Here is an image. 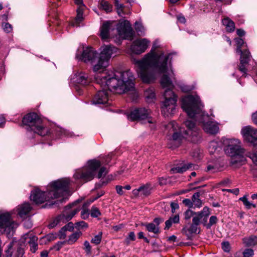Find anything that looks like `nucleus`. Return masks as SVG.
Returning a JSON list of instances; mask_svg holds the SVG:
<instances>
[{
	"label": "nucleus",
	"mask_w": 257,
	"mask_h": 257,
	"mask_svg": "<svg viewBox=\"0 0 257 257\" xmlns=\"http://www.w3.org/2000/svg\"><path fill=\"white\" fill-rule=\"evenodd\" d=\"M66 230L63 227L59 231L58 236L60 239H64L66 237Z\"/></svg>",
	"instance_id": "nucleus-51"
},
{
	"label": "nucleus",
	"mask_w": 257,
	"mask_h": 257,
	"mask_svg": "<svg viewBox=\"0 0 257 257\" xmlns=\"http://www.w3.org/2000/svg\"><path fill=\"white\" fill-rule=\"evenodd\" d=\"M159 184L161 186L167 184V179L164 177H160L158 179Z\"/></svg>",
	"instance_id": "nucleus-58"
},
{
	"label": "nucleus",
	"mask_w": 257,
	"mask_h": 257,
	"mask_svg": "<svg viewBox=\"0 0 257 257\" xmlns=\"http://www.w3.org/2000/svg\"><path fill=\"white\" fill-rule=\"evenodd\" d=\"M57 237V235L56 233H49L45 237V239L48 241H51L56 239Z\"/></svg>",
	"instance_id": "nucleus-47"
},
{
	"label": "nucleus",
	"mask_w": 257,
	"mask_h": 257,
	"mask_svg": "<svg viewBox=\"0 0 257 257\" xmlns=\"http://www.w3.org/2000/svg\"><path fill=\"white\" fill-rule=\"evenodd\" d=\"M70 181L69 178H62L49 184L46 191L35 188L31 191L30 199L36 204H40L51 199L64 197L68 194Z\"/></svg>",
	"instance_id": "nucleus-4"
},
{
	"label": "nucleus",
	"mask_w": 257,
	"mask_h": 257,
	"mask_svg": "<svg viewBox=\"0 0 257 257\" xmlns=\"http://www.w3.org/2000/svg\"><path fill=\"white\" fill-rule=\"evenodd\" d=\"M144 95L148 102L150 103L154 101L155 99V93L153 88H149L144 92Z\"/></svg>",
	"instance_id": "nucleus-25"
},
{
	"label": "nucleus",
	"mask_w": 257,
	"mask_h": 257,
	"mask_svg": "<svg viewBox=\"0 0 257 257\" xmlns=\"http://www.w3.org/2000/svg\"><path fill=\"white\" fill-rule=\"evenodd\" d=\"M241 134L244 139L253 146L257 145V130L250 126L244 127L241 130Z\"/></svg>",
	"instance_id": "nucleus-14"
},
{
	"label": "nucleus",
	"mask_w": 257,
	"mask_h": 257,
	"mask_svg": "<svg viewBox=\"0 0 257 257\" xmlns=\"http://www.w3.org/2000/svg\"><path fill=\"white\" fill-rule=\"evenodd\" d=\"M90 202H86L83 206V209L81 212V216L83 219H86L89 217L90 213L87 207L90 205Z\"/></svg>",
	"instance_id": "nucleus-35"
},
{
	"label": "nucleus",
	"mask_w": 257,
	"mask_h": 257,
	"mask_svg": "<svg viewBox=\"0 0 257 257\" xmlns=\"http://www.w3.org/2000/svg\"><path fill=\"white\" fill-rule=\"evenodd\" d=\"M236 33L237 35H238L240 37H241L244 35L245 32L244 30L242 29H237L236 31Z\"/></svg>",
	"instance_id": "nucleus-64"
},
{
	"label": "nucleus",
	"mask_w": 257,
	"mask_h": 257,
	"mask_svg": "<svg viewBox=\"0 0 257 257\" xmlns=\"http://www.w3.org/2000/svg\"><path fill=\"white\" fill-rule=\"evenodd\" d=\"M115 189L116 192L119 195H122L124 194V191L123 190V187L120 185H116L115 186Z\"/></svg>",
	"instance_id": "nucleus-57"
},
{
	"label": "nucleus",
	"mask_w": 257,
	"mask_h": 257,
	"mask_svg": "<svg viewBox=\"0 0 257 257\" xmlns=\"http://www.w3.org/2000/svg\"><path fill=\"white\" fill-rule=\"evenodd\" d=\"M180 218L179 214H176L171 216L165 222V229H168L172 226L173 223H178L179 222Z\"/></svg>",
	"instance_id": "nucleus-28"
},
{
	"label": "nucleus",
	"mask_w": 257,
	"mask_h": 257,
	"mask_svg": "<svg viewBox=\"0 0 257 257\" xmlns=\"http://www.w3.org/2000/svg\"><path fill=\"white\" fill-rule=\"evenodd\" d=\"M114 1H115V6L116 7V9H123V8H124L123 4L120 3L118 0H114Z\"/></svg>",
	"instance_id": "nucleus-60"
},
{
	"label": "nucleus",
	"mask_w": 257,
	"mask_h": 257,
	"mask_svg": "<svg viewBox=\"0 0 257 257\" xmlns=\"http://www.w3.org/2000/svg\"><path fill=\"white\" fill-rule=\"evenodd\" d=\"M200 196V194L199 192H196L192 196L193 206H194V208H199L202 205V201L199 198Z\"/></svg>",
	"instance_id": "nucleus-29"
},
{
	"label": "nucleus",
	"mask_w": 257,
	"mask_h": 257,
	"mask_svg": "<svg viewBox=\"0 0 257 257\" xmlns=\"http://www.w3.org/2000/svg\"><path fill=\"white\" fill-rule=\"evenodd\" d=\"M107 173V171L106 168L105 167H101L98 173L97 177L98 178H100L103 176H104Z\"/></svg>",
	"instance_id": "nucleus-50"
},
{
	"label": "nucleus",
	"mask_w": 257,
	"mask_h": 257,
	"mask_svg": "<svg viewBox=\"0 0 257 257\" xmlns=\"http://www.w3.org/2000/svg\"><path fill=\"white\" fill-rule=\"evenodd\" d=\"M135 27V30L137 32L138 35L144 36L145 35V29L141 24H140L138 22H136Z\"/></svg>",
	"instance_id": "nucleus-37"
},
{
	"label": "nucleus",
	"mask_w": 257,
	"mask_h": 257,
	"mask_svg": "<svg viewBox=\"0 0 257 257\" xmlns=\"http://www.w3.org/2000/svg\"><path fill=\"white\" fill-rule=\"evenodd\" d=\"M209 214H210V211H209V209L208 208V213L207 214V215L205 214V213H203V215H202V218L201 219H202V223L204 225L206 226V224H207L206 223L207 221V217L209 215Z\"/></svg>",
	"instance_id": "nucleus-55"
},
{
	"label": "nucleus",
	"mask_w": 257,
	"mask_h": 257,
	"mask_svg": "<svg viewBox=\"0 0 257 257\" xmlns=\"http://www.w3.org/2000/svg\"><path fill=\"white\" fill-rule=\"evenodd\" d=\"M98 54L92 48H88L84 50L81 56V59L85 63L90 62L92 64Z\"/></svg>",
	"instance_id": "nucleus-16"
},
{
	"label": "nucleus",
	"mask_w": 257,
	"mask_h": 257,
	"mask_svg": "<svg viewBox=\"0 0 257 257\" xmlns=\"http://www.w3.org/2000/svg\"><path fill=\"white\" fill-rule=\"evenodd\" d=\"M63 227L66 231H72L74 229V224L72 222H70L66 224Z\"/></svg>",
	"instance_id": "nucleus-52"
},
{
	"label": "nucleus",
	"mask_w": 257,
	"mask_h": 257,
	"mask_svg": "<svg viewBox=\"0 0 257 257\" xmlns=\"http://www.w3.org/2000/svg\"><path fill=\"white\" fill-rule=\"evenodd\" d=\"M2 27L4 31L6 33H10L13 30L12 25L8 23H3L2 24Z\"/></svg>",
	"instance_id": "nucleus-43"
},
{
	"label": "nucleus",
	"mask_w": 257,
	"mask_h": 257,
	"mask_svg": "<svg viewBox=\"0 0 257 257\" xmlns=\"http://www.w3.org/2000/svg\"><path fill=\"white\" fill-rule=\"evenodd\" d=\"M248 157L252 160L253 162L257 165V151L253 153L250 154Z\"/></svg>",
	"instance_id": "nucleus-54"
},
{
	"label": "nucleus",
	"mask_w": 257,
	"mask_h": 257,
	"mask_svg": "<svg viewBox=\"0 0 257 257\" xmlns=\"http://www.w3.org/2000/svg\"><path fill=\"white\" fill-rule=\"evenodd\" d=\"M12 245L11 243L8 245V249L6 251V257H23L24 251L22 248H18L15 252H12Z\"/></svg>",
	"instance_id": "nucleus-21"
},
{
	"label": "nucleus",
	"mask_w": 257,
	"mask_h": 257,
	"mask_svg": "<svg viewBox=\"0 0 257 257\" xmlns=\"http://www.w3.org/2000/svg\"><path fill=\"white\" fill-rule=\"evenodd\" d=\"M182 202L186 206L190 208L193 207L192 199H185L183 200Z\"/></svg>",
	"instance_id": "nucleus-49"
},
{
	"label": "nucleus",
	"mask_w": 257,
	"mask_h": 257,
	"mask_svg": "<svg viewBox=\"0 0 257 257\" xmlns=\"http://www.w3.org/2000/svg\"><path fill=\"white\" fill-rule=\"evenodd\" d=\"M227 191L229 192H231L235 195H237L239 193V189L238 188H236L234 189H227L226 190Z\"/></svg>",
	"instance_id": "nucleus-62"
},
{
	"label": "nucleus",
	"mask_w": 257,
	"mask_h": 257,
	"mask_svg": "<svg viewBox=\"0 0 257 257\" xmlns=\"http://www.w3.org/2000/svg\"><path fill=\"white\" fill-rule=\"evenodd\" d=\"M243 243L246 246H252L257 244V236L251 235L242 239Z\"/></svg>",
	"instance_id": "nucleus-26"
},
{
	"label": "nucleus",
	"mask_w": 257,
	"mask_h": 257,
	"mask_svg": "<svg viewBox=\"0 0 257 257\" xmlns=\"http://www.w3.org/2000/svg\"><path fill=\"white\" fill-rule=\"evenodd\" d=\"M32 208V207L30 203H24L18 206V214L21 217L25 218L28 215Z\"/></svg>",
	"instance_id": "nucleus-20"
},
{
	"label": "nucleus",
	"mask_w": 257,
	"mask_h": 257,
	"mask_svg": "<svg viewBox=\"0 0 257 257\" xmlns=\"http://www.w3.org/2000/svg\"><path fill=\"white\" fill-rule=\"evenodd\" d=\"M150 110L145 108L135 109L127 115V118L132 121L147 119L148 122L153 123L154 120L149 117Z\"/></svg>",
	"instance_id": "nucleus-13"
},
{
	"label": "nucleus",
	"mask_w": 257,
	"mask_h": 257,
	"mask_svg": "<svg viewBox=\"0 0 257 257\" xmlns=\"http://www.w3.org/2000/svg\"><path fill=\"white\" fill-rule=\"evenodd\" d=\"M90 215L92 217H97L101 215V212L98 208L93 206L90 211Z\"/></svg>",
	"instance_id": "nucleus-40"
},
{
	"label": "nucleus",
	"mask_w": 257,
	"mask_h": 257,
	"mask_svg": "<svg viewBox=\"0 0 257 257\" xmlns=\"http://www.w3.org/2000/svg\"><path fill=\"white\" fill-rule=\"evenodd\" d=\"M252 120L253 122L257 125V111L252 115Z\"/></svg>",
	"instance_id": "nucleus-63"
},
{
	"label": "nucleus",
	"mask_w": 257,
	"mask_h": 257,
	"mask_svg": "<svg viewBox=\"0 0 257 257\" xmlns=\"http://www.w3.org/2000/svg\"><path fill=\"white\" fill-rule=\"evenodd\" d=\"M185 125L187 127V130H184L179 127L176 121H173L169 122L166 125V128L169 130L171 136H169L168 146L170 148L178 147L181 144L183 138H186L188 135L193 137H197L198 133V128L195 123L191 120H187L185 122Z\"/></svg>",
	"instance_id": "nucleus-5"
},
{
	"label": "nucleus",
	"mask_w": 257,
	"mask_h": 257,
	"mask_svg": "<svg viewBox=\"0 0 257 257\" xmlns=\"http://www.w3.org/2000/svg\"><path fill=\"white\" fill-rule=\"evenodd\" d=\"M222 248L225 252H229L230 250V244L228 241L223 242L221 243Z\"/></svg>",
	"instance_id": "nucleus-48"
},
{
	"label": "nucleus",
	"mask_w": 257,
	"mask_h": 257,
	"mask_svg": "<svg viewBox=\"0 0 257 257\" xmlns=\"http://www.w3.org/2000/svg\"><path fill=\"white\" fill-rule=\"evenodd\" d=\"M253 250L250 248H246L243 252L238 251L235 254V257H252Z\"/></svg>",
	"instance_id": "nucleus-31"
},
{
	"label": "nucleus",
	"mask_w": 257,
	"mask_h": 257,
	"mask_svg": "<svg viewBox=\"0 0 257 257\" xmlns=\"http://www.w3.org/2000/svg\"><path fill=\"white\" fill-rule=\"evenodd\" d=\"M102 239V232H99L92 238L91 242L95 244H98L100 243Z\"/></svg>",
	"instance_id": "nucleus-41"
},
{
	"label": "nucleus",
	"mask_w": 257,
	"mask_h": 257,
	"mask_svg": "<svg viewBox=\"0 0 257 257\" xmlns=\"http://www.w3.org/2000/svg\"><path fill=\"white\" fill-rule=\"evenodd\" d=\"M75 204L76 203H74L67 206L65 207L66 210L65 212L63 214L58 216L49 225V228H54L61 222L64 223L71 220L73 216L79 211L80 210L78 208H74L70 212H67V210L72 208V206Z\"/></svg>",
	"instance_id": "nucleus-12"
},
{
	"label": "nucleus",
	"mask_w": 257,
	"mask_h": 257,
	"mask_svg": "<svg viewBox=\"0 0 257 257\" xmlns=\"http://www.w3.org/2000/svg\"><path fill=\"white\" fill-rule=\"evenodd\" d=\"M201 102L198 96L187 95L181 100V107L190 118L201 124L203 130L207 134L214 135L219 131L218 124L210 120L209 115L201 109Z\"/></svg>",
	"instance_id": "nucleus-3"
},
{
	"label": "nucleus",
	"mask_w": 257,
	"mask_h": 257,
	"mask_svg": "<svg viewBox=\"0 0 257 257\" xmlns=\"http://www.w3.org/2000/svg\"><path fill=\"white\" fill-rule=\"evenodd\" d=\"M108 101V94L105 90L98 91L93 98L94 104H105Z\"/></svg>",
	"instance_id": "nucleus-17"
},
{
	"label": "nucleus",
	"mask_w": 257,
	"mask_h": 257,
	"mask_svg": "<svg viewBox=\"0 0 257 257\" xmlns=\"http://www.w3.org/2000/svg\"><path fill=\"white\" fill-rule=\"evenodd\" d=\"M234 40L237 46L236 52L240 54L239 70L245 74L246 72V65L248 64L251 58L250 53L247 49L244 51L241 50L242 47L244 45V42L242 39L237 38H235Z\"/></svg>",
	"instance_id": "nucleus-11"
},
{
	"label": "nucleus",
	"mask_w": 257,
	"mask_h": 257,
	"mask_svg": "<svg viewBox=\"0 0 257 257\" xmlns=\"http://www.w3.org/2000/svg\"><path fill=\"white\" fill-rule=\"evenodd\" d=\"M171 212L174 213L176 209L179 208V205L177 203L171 202Z\"/></svg>",
	"instance_id": "nucleus-56"
},
{
	"label": "nucleus",
	"mask_w": 257,
	"mask_h": 257,
	"mask_svg": "<svg viewBox=\"0 0 257 257\" xmlns=\"http://www.w3.org/2000/svg\"><path fill=\"white\" fill-rule=\"evenodd\" d=\"M118 49L112 46H104L101 52L98 54L92 64L96 73V83L103 89L122 94L128 91H135V77L130 70L113 71L106 70L109 65V60L113 55L115 56Z\"/></svg>",
	"instance_id": "nucleus-2"
},
{
	"label": "nucleus",
	"mask_w": 257,
	"mask_h": 257,
	"mask_svg": "<svg viewBox=\"0 0 257 257\" xmlns=\"http://www.w3.org/2000/svg\"><path fill=\"white\" fill-rule=\"evenodd\" d=\"M239 200L243 202L244 205L247 209H250L251 207L255 208L256 207L255 204H252L248 201L247 198H246V196L245 195L243 196L242 197L240 198Z\"/></svg>",
	"instance_id": "nucleus-36"
},
{
	"label": "nucleus",
	"mask_w": 257,
	"mask_h": 257,
	"mask_svg": "<svg viewBox=\"0 0 257 257\" xmlns=\"http://www.w3.org/2000/svg\"><path fill=\"white\" fill-rule=\"evenodd\" d=\"M136 239V235L134 232H130L128 236L126 237L124 241V243L128 245L130 244L131 241H134Z\"/></svg>",
	"instance_id": "nucleus-38"
},
{
	"label": "nucleus",
	"mask_w": 257,
	"mask_h": 257,
	"mask_svg": "<svg viewBox=\"0 0 257 257\" xmlns=\"http://www.w3.org/2000/svg\"><path fill=\"white\" fill-rule=\"evenodd\" d=\"M82 234V233L80 231L74 232L69 236L68 239L66 242L69 244H73L77 241Z\"/></svg>",
	"instance_id": "nucleus-27"
},
{
	"label": "nucleus",
	"mask_w": 257,
	"mask_h": 257,
	"mask_svg": "<svg viewBox=\"0 0 257 257\" xmlns=\"http://www.w3.org/2000/svg\"><path fill=\"white\" fill-rule=\"evenodd\" d=\"M217 221V218L216 216H211L210 217L209 223L206 224V227L209 228L211 226L216 223Z\"/></svg>",
	"instance_id": "nucleus-44"
},
{
	"label": "nucleus",
	"mask_w": 257,
	"mask_h": 257,
	"mask_svg": "<svg viewBox=\"0 0 257 257\" xmlns=\"http://www.w3.org/2000/svg\"><path fill=\"white\" fill-rule=\"evenodd\" d=\"M22 122L28 131H33L41 136H46L50 133L49 128L44 126L41 119L36 113L27 114L23 117Z\"/></svg>",
	"instance_id": "nucleus-7"
},
{
	"label": "nucleus",
	"mask_w": 257,
	"mask_h": 257,
	"mask_svg": "<svg viewBox=\"0 0 257 257\" xmlns=\"http://www.w3.org/2000/svg\"><path fill=\"white\" fill-rule=\"evenodd\" d=\"M18 226V224L13 220L9 212L0 211V235L5 234L10 237Z\"/></svg>",
	"instance_id": "nucleus-10"
},
{
	"label": "nucleus",
	"mask_w": 257,
	"mask_h": 257,
	"mask_svg": "<svg viewBox=\"0 0 257 257\" xmlns=\"http://www.w3.org/2000/svg\"><path fill=\"white\" fill-rule=\"evenodd\" d=\"M225 154L231 157V163L237 164L245 161L244 150L241 148L240 142L237 139H226L224 141Z\"/></svg>",
	"instance_id": "nucleus-8"
},
{
	"label": "nucleus",
	"mask_w": 257,
	"mask_h": 257,
	"mask_svg": "<svg viewBox=\"0 0 257 257\" xmlns=\"http://www.w3.org/2000/svg\"><path fill=\"white\" fill-rule=\"evenodd\" d=\"M198 224L192 223L188 228H184L183 231L186 234H187L188 233H189L190 234L198 233L199 232V230L198 227Z\"/></svg>",
	"instance_id": "nucleus-32"
},
{
	"label": "nucleus",
	"mask_w": 257,
	"mask_h": 257,
	"mask_svg": "<svg viewBox=\"0 0 257 257\" xmlns=\"http://www.w3.org/2000/svg\"><path fill=\"white\" fill-rule=\"evenodd\" d=\"M195 212L193 211L190 209H187L184 212V219L185 220H189L194 215Z\"/></svg>",
	"instance_id": "nucleus-42"
},
{
	"label": "nucleus",
	"mask_w": 257,
	"mask_h": 257,
	"mask_svg": "<svg viewBox=\"0 0 257 257\" xmlns=\"http://www.w3.org/2000/svg\"><path fill=\"white\" fill-rule=\"evenodd\" d=\"M85 9V6H82L81 7H78L77 9V16L75 19L74 23L72 24L73 26L79 27V23H80L83 20V12Z\"/></svg>",
	"instance_id": "nucleus-23"
},
{
	"label": "nucleus",
	"mask_w": 257,
	"mask_h": 257,
	"mask_svg": "<svg viewBox=\"0 0 257 257\" xmlns=\"http://www.w3.org/2000/svg\"><path fill=\"white\" fill-rule=\"evenodd\" d=\"M84 250L85 252H86V254L88 255L91 254V246L89 243V242L86 240L84 242Z\"/></svg>",
	"instance_id": "nucleus-46"
},
{
	"label": "nucleus",
	"mask_w": 257,
	"mask_h": 257,
	"mask_svg": "<svg viewBox=\"0 0 257 257\" xmlns=\"http://www.w3.org/2000/svg\"><path fill=\"white\" fill-rule=\"evenodd\" d=\"M114 31H116L119 37L122 39L132 40L133 38V30L130 22L127 20L119 23L116 30L112 27L110 22H104L100 28V37L102 40L108 41L113 37Z\"/></svg>",
	"instance_id": "nucleus-6"
},
{
	"label": "nucleus",
	"mask_w": 257,
	"mask_h": 257,
	"mask_svg": "<svg viewBox=\"0 0 257 257\" xmlns=\"http://www.w3.org/2000/svg\"><path fill=\"white\" fill-rule=\"evenodd\" d=\"M222 23L225 27V29L227 32H232L234 31L235 29V25L234 22L228 18H224Z\"/></svg>",
	"instance_id": "nucleus-24"
},
{
	"label": "nucleus",
	"mask_w": 257,
	"mask_h": 257,
	"mask_svg": "<svg viewBox=\"0 0 257 257\" xmlns=\"http://www.w3.org/2000/svg\"><path fill=\"white\" fill-rule=\"evenodd\" d=\"M99 7L100 9L104 10L107 13L112 11V6L106 1H101L99 3Z\"/></svg>",
	"instance_id": "nucleus-33"
},
{
	"label": "nucleus",
	"mask_w": 257,
	"mask_h": 257,
	"mask_svg": "<svg viewBox=\"0 0 257 257\" xmlns=\"http://www.w3.org/2000/svg\"><path fill=\"white\" fill-rule=\"evenodd\" d=\"M137 192H140L142 194L145 196L149 195L150 194V189L148 186H141L139 187L136 191Z\"/></svg>",
	"instance_id": "nucleus-39"
},
{
	"label": "nucleus",
	"mask_w": 257,
	"mask_h": 257,
	"mask_svg": "<svg viewBox=\"0 0 257 257\" xmlns=\"http://www.w3.org/2000/svg\"><path fill=\"white\" fill-rule=\"evenodd\" d=\"M65 241H58L53 246V248L57 251L59 250L65 243Z\"/></svg>",
	"instance_id": "nucleus-53"
},
{
	"label": "nucleus",
	"mask_w": 257,
	"mask_h": 257,
	"mask_svg": "<svg viewBox=\"0 0 257 257\" xmlns=\"http://www.w3.org/2000/svg\"><path fill=\"white\" fill-rule=\"evenodd\" d=\"M99 161L92 160L88 161L86 166L82 169L77 170L74 174L76 179H82L85 182L92 180L96 174V170L100 167Z\"/></svg>",
	"instance_id": "nucleus-9"
},
{
	"label": "nucleus",
	"mask_w": 257,
	"mask_h": 257,
	"mask_svg": "<svg viewBox=\"0 0 257 257\" xmlns=\"http://www.w3.org/2000/svg\"><path fill=\"white\" fill-rule=\"evenodd\" d=\"M171 55V53H165L160 47L158 41H155L150 52L142 59L133 60L138 76L144 83H151L158 74H163L161 84L167 89L164 93L165 100L162 102L161 112L166 116L174 113L177 102V96L171 89L173 86L172 82L168 76L172 77L171 74H174L171 66L168 65Z\"/></svg>",
	"instance_id": "nucleus-1"
},
{
	"label": "nucleus",
	"mask_w": 257,
	"mask_h": 257,
	"mask_svg": "<svg viewBox=\"0 0 257 257\" xmlns=\"http://www.w3.org/2000/svg\"><path fill=\"white\" fill-rule=\"evenodd\" d=\"M192 164H188L187 165H184L182 166H177L172 168L171 171L173 173H182L186 171L187 169L192 167Z\"/></svg>",
	"instance_id": "nucleus-30"
},
{
	"label": "nucleus",
	"mask_w": 257,
	"mask_h": 257,
	"mask_svg": "<svg viewBox=\"0 0 257 257\" xmlns=\"http://www.w3.org/2000/svg\"><path fill=\"white\" fill-rule=\"evenodd\" d=\"M150 41L146 39H139L133 42L131 46L132 52L137 54H141L145 51L148 47Z\"/></svg>",
	"instance_id": "nucleus-15"
},
{
	"label": "nucleus",
	"mask_w": 257,
	"mask_h": 257,
	"mask_svg": "<svg viewBox=\"0 0 257 257\" xmlns=\"http://www.w3.org/2000/svg\"><path fill=\"white\" fill-rule=\"evenodd\" d=\"M75 227L78 229H86L88 227V224L87 223L83 221L76 222L75 223Z\"/></svg>",
	"instance_id": "nucleus-45"
},
{
	"label": "nucleus",
	"mask_w": 257,
	"mask_h": 257,
	"mask_svg": "<svg viewBox=\"0 0 257 257\" xmlns=\"http://www.w3.org/2000/svg\"><path fill=\"white\" fill-rule=\"evenodd\" d=\"M204 213L207 215L208 213V207L205 206L203 208L202 211L195 212L194 215L192 217V223L199 225L200 223V220L202 218V215Z\"/></svg>",
	"instance_id": "nucleus-22"
},
{
	"label": "nucleus",
	"mask_w": 257,
	"mask_h": 257,
	"mask_svg": "<svg viewBox=\"0 0 257 257\" xmlns=\"http://www.w3.org/2000/svg\"><path fill=\"white\" fill-rule=\"evenodd\" d=\"M148 231L153 232L154 233H158L159 232V227L156 225L154 223H150L145 225Z\"/></svg>",
	"instance_id": "nucleus-34"
},
{
	"label": "nucleus",
	"mask_w": 257,
	"mask_h": 257,
	"mask_svg": "<svg viewBox=\"0 0 257 257\" xmlns=\"http://www.w3.org/2000/svg\"><path fill=\"white\" fill-rule=\"evenodd\" d=\"M60 132L61 133V135H64V136H68V137L72 136L71 133H69L68 131H67L61 128V129H60Z\"/></svg>",
	"instance_id": "nucleus-59"
},
{
	"label": "nucleus",
	"mask_w": 257,
	"mask_h": 257,
	"mask_svg": "<svg viewBox=\"0 0 257 257\" xmlns=\"http://www.w3.org/2000/svg\"><path fill=\"white\" fill-rule=\"evenodd\" d=\"M73 80L75 83L82 86H86L90 83L88 74L83 72L76 74Z\"/></svg>",
	"instance_id": "nucleus-18"
},
{
	"label": "nucleus",
	"mask_w": 257,
	"mask_h": 257,
	"mask_svg": "<svg viewBox=\"0 0 257 257\" xmlns=\"http://www.w3.org/2000/svg\"><path fill=\"white\" fill-rule=\"evenodd\" d=\"M37 237L36 236L29 237L28 234L25 235L21 239L22 242H27L30 244V249L32 252H35L38 249V244L37 243Z\"/></svg>",
	"instance_id": "nucleus-19"
},
{
	"label": "nucleus",
	"mask_w": 257,
	"mask_h": 257,
	"mask_svg": "<svg viewBox=\"0 0 257 257\" xmlns=\"http://www.w3.org/2000/svg\"><path fill=\"white\" fill-rule=\"evenodd\" d=\"M163 221V219L160 218H156L154 219V221L153 223H155L156 225L159 226V224Z\"/></svg>",
	"instance_id": "nucleus-61"
}]
</instances>
